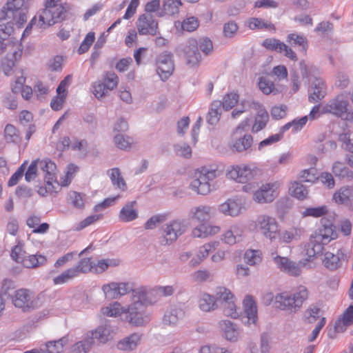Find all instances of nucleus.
Returning a JSON list of instances; mask_svg holds the SVG:
<instances>
[{"mask_svg":"<svg viewBox=\"0 0 353 353\" xmlns=\"http://www.w3.org/2000/svg\"><path fill=\"white\" fill-rule=\"evenodd\" d=\"M112 185L122 191L127 190V184L121 175V171L118 168L110 169L108 171Z\"/></svg>","mask_w":353,"mask_h":353,"instance_id":"obj_39","label":"nucleus"},{"mask_svg":"<svg viewBox=\"0 0 353 353\" xmlns=\"http://www.w3.org/2000/svg\"><path fill=\"white\" fill-rule=\"evenodd\" d=\"M248 27L251 30L255 29H274V26L261 18L252 17L248 20Z\"/></svg>","mask_w":353,"mask_h":353,"instance_id":"obj_52","label":"nucleus"},{"mask_svg":"<svg viewBox=\"0 0 353 353\" xmlns=\"http://www.w3.org/2000/svg\"><path fill=\"white\" fill-rule=\"evenodd\" d=\"M305 230L302 228L292 227L288 230H284L280 234V240L285 243H290L294 241H299L303 236Z\"/></svg>","mask_w":353,"mask_h":353,"instance_id":"obj_35","label":"nucleus"},{"mask_svg":"<svg viewBox=\"0 0 353 353\" xmlns=\"http://www.w3.org/2000/svg\"><path fill=\"white\" fill-rule=\"evenodd\" d=\"M325 95L326 85L325 81L321 78L314 77L310 90V102L317 103L321 101Z\"/></svg>","mask_w":353,"mask_h":353,"instance_id":"obj_21","label":"nucleus"},{"mask_svg":"<svg viewBox=\"0 0 353 353\" xmlns=\"http://www.w3.org/2000/svg\"><path fill=\"white\" fill-rule=\"evenodd\" d=\"M157 72L163 81L167 80L172 74L174 65L171 52L164 51L156 57Z\"/></svg>","mask_w":353,"mask_h":353,"instance_id":"obj_11","label":"nucleus"},{"mask_svg":"<svg viewBox=\"0 0 353 353\" xmlns=\"http://www.w3.org/2000/svg\"><path fill=\"white\" fill-rule=\"evenodd\" d=\"M120 260L116 259H101L97 264L93 265V270L95 273L100 274L106 270L109 267H117L120 264Z\"/></svg>","mask_w":353,"mask_h":353,"instance_id":"obj_45","label":"nucleus"},{"mask_svg":"<svg viewBox=\"0 0 353 353\" xmlns=\"http://www.w3.org/2000/svg\"><path fill=\"white\" fill-rule=\"evenodd\" d=\"M43 294L35 296L33 292L26 288L17 290L11 295L13 305L23 312H30L40 307L43 303Z\"/></svg>","mask_w":353,"mask_h":353,"instance_id":"obj_6","label":"nucleus"},{"mask_svg":"<svg viewBox=\"0 0 353 353\" xmlns=\"http://www.w3.org/2000/svg\"><path fill=\"white\" fill-rule=\"evenodd\" d=\"M92 335L86 333L84 338L74 343L72 346V351L74 353H88L92 347L94 341Z\"/></svg>","mask_w":353,"mask_h":353,"instance_id":"obj_38","label":"nucleus"},{"mask_svg":"<svg viewBox=\"0 0 353 353\" xmlns=\"http://www.w3.org/2000/svg\"><path fill=\"white\" fill-rule=\"evenodd\" d=\"M137 30L141 35H156L158 32V21L150 13L141 14L136 22Z\"/></svg>","mask_w":353,"mask_h":353,"instance_id":"obj_14","label":"nucleus"},{"mask_svg":"<svg viewBox=\"0 0 353 353\" xmlns=\"http://www.w3.org/2000/svg\"><path fill=\"white\" fill-rule=\"evenodd\" d=\"M60 0H46L45 8L38 12L23 31V36L28 34L32 26L46 29L64 19L65 9L58 3Z\"/></svg>","mask_w":353,"mask_h":353,"instance_id":"obj_2","label":"nucleus"},{"mask_svg":"<svg viewBox=\"0 0 353 353\" xmlns=\"http://www.w3.org/2000/svg\"><path fill=\"white\" fill-rule=\"evenodd\" d=\"M102 290L105 298L108 299H118L132 290V288L129 283L126 282H111L104 284L102 286Z\"/></svg>","mask_w":353,"mask_h":353,"instance_id":"obj_16","label":"nucleus"},{"mask_svg":"<svg viewBox=\"0 0 353 353\" xmlns=\"http://www.w3.org/2000/svg\"><path fill=\"white\" fill-rule=\"evenodd\" d=\"M308 121V117L305 116L301 117L299 119H294L292 121L289 122L284 125L281 128V131L282 132H284L287 130H288L290 128H292V132H296L298 131H300L303 126L306 124V123Z\"/></svg>","mask_w":353,"mask_h":353,"instance_id":"obj_51","label":"nucleus"},{"mask_svg":"<svg viewBox=\"0 0 353 353\" xmlns=\"http://www.w3.org/2000/svg\"><path fill=\"white\" fill-rule=\"evenodd\" d=\"M254 170L249 165H233L228 170V175L230 179L238 183H247L254 176Z\"/></svg>","mask_w":353,"mask_h":353,"instance_id":"obj_17","label":"nucleus"},{"mask_svg":"<svg viewBox=\"0 0 353 353\" xmlns=\"http://www.w3.org/2000/svg\"><path fill=\"white\" fill-rule=\"evenodd\" d=\"M123 312V307L118 302H114L109 306L101 308L102 314L108 316H117Z\"/></svg>","mask_w":353,"mask_h":353,"instance_id":"obj_56","label":"nucleus"},{"mask_svg":"<svg viewBox=\"0 0 353 353\" xmlns=\"http://www.w3.org/2000/svg\"><path fill=\"white\" fill-rule=\"evenodd\" d=\"M323 114H332L347 121H353V111L350 108L348 97L344 94L336 95L321 108Z\"/></svg>","mask_w":353,"mask_h":353,"instance_id":"obj_5","label":"nucleus"},{"mask_svg":"<svg viewBox=\"0 0 353 353\" xmlns=\"http://www.w3.org/2000/svg\"><path fill=\"white\" fill-rule=\"evenodd\" d=\"M7 9L11 14L28 8V0H8Z\"/></svg>","mask_w":353,"mask_h":353,"instance_id":"obj_61","label":"nucleus"},{"mask_svg":"<svg viewBox=\"0 0 353 353\" xmlns=\"http://www.w3.org/2000/svg\"><path fill=\"white\" fill-rule=\"evenodd\" d=\"M199 308L205 312H210L218 308L214 296L208 293L202 294L198 301Z\"/></svg>","mask_w":353,"mask_h":353,"instance_id":"obj_34","label":"nucleus"},{"mask_svg":"<svg viewBox=\"0 0 353 353\" xmlns=\"http://www.w3.org/2000/svg\"><path fill=\"white\" fill-rule=\"evenodd\" d=\"M254 228L257 232L272 241L279 236V223L274 217L269 215H259L254 221Z\"/></svg>","mask_w":353,"mask_h":353,"instance_id":"obj_9","label":"nucleus"},{"mask_svg":"<svg viewBox=\"0 0 353 353\" xmlns=\"http://www.w3.org/2000/svg\"><path fill=\"white\" fill-rule=\"evenodd\" d=\"M141 341V335L134 333L124 338L117 343V348L123 351H130L135 349Z\"/></svg>","mask_w":353,"mask_h":353,"instance_id":"obj_37","label":"nucleus"},{"mask_svg":"<svg viewBox=\"0 0 353 353\" xmlns=\"http://www.w3.org/2000/svg\"><path fill=\"white\" fill-rule=\"evenodd\" d=\"M103 81L106 89L110 91L117 88L119 83V78L115 73L107 72L103 75Z\"/></svg>","mask_w":353,"mask_h":353,"instance_id":"obj_55","label":"nucleus"},{"mask_svg":"<svg viewBox=\"0 0 353 353\" xmlns=\"http://www.w3.org/2000/svg\"><path fill=\"white\" fill-rule=\"evenodd\" d=\"M244 234L243 228L239 224L231 225L222 235V241L232 245L242 241Z\"/></svg>","mask_w":353,"mask_h":353,"instance_id":"obj_23","label":"nucleus"},{"mask_svg":"<svg viewBox=\"0 0 353 353\" xmlns=\"http://www.w3.org/2000/svg\"><path fill=\"white\" fill-rule=\"evenodd\" d=\"M182 6L181 0H163L162 11L159 12L157 16L163 17L165 14L174 16L179 12V8Z\"/></svg>","mask_w":353,"mask_h":353,"instance_id":"obj_36","label":"nucleus"},{"mask_svg":"<svg viewBox=\"0 0 353 353\" xmlns=\"http://www.w3.org/2000/svg\"><path fill=\"white\" fill-rule=\"evenodd\" d=\"M4 138L7 143L18 144L21 141L19 131L12 124L6 125L4 130Z\"/></svg>","mask_w":353,"mask_h":353,"instance_id":"obj_44","label":"nucleus"},{"mask_svg":"<svg viewBox=\"0 0 353 353\" xmlns=\"http://www.w3.org/2000/svg\"><path fill=\"white\" fill-rule=\"evenodd\" d=\"M137 203L135 201L126 203L119 214V219L123 222H130L138 217Z\"/></svg>","mask_w":353,"mask_h":353,"instance_id":"obj_27","label":"nucleus"},{"mask_svg":"<svg viewBox=\"0 0 353 353\" xmlns=\"http://www.w3.org/2000/svg\"><path fill=\"white\" fill-rule=\"evenodd\" d=\"M243 105L244 110L232 111L231 113L232 117L235 119L243 112L251 110H256V114L252 127V132L256 133L264 129L269 121V114L263 105L256 101H245L243 103Z\"/></svg>","mask_w":353,"mask_h":353,"instance_id":"obj_7","label":"nucleus"},{"mask_svg":"<svg viewBox=\"0 0 353 353\" xmlns=\"http://www.w3.org/2000/svg\"><path fill=\"white\" fill-rule=\"evenodd\" d=\"M10 256L14 261L21 263L22 260H23V259H25L26 256V253L23 250V244L19 243L17 245L14 246L12 250Z\"/></svg>","mask_w":353,"mask_h":353,"instance_id":"obj_64","label":"nucleus"},{"mask_svg":"<svg viewBox=\"0 0 353 353\" xmlns=\"http://www.w3.org/2000/svg\"><path fill=\"white\" fill-rule=\"evenodd\" d=\"M69 340L66 336L57 341L46 343L44 350L48 353H60L63 350L64 346L68 344Z\"/></svg>","mask_w":353,"mask_h":353,"instance_id":"obj_43","label":"nucleus"},{"mask_svg":"<svg viewBox=\"0 0 353 353\" xmlns=\"http://www.w3.org/2000/svg\"><path fill=\"white\" fill-rule=\"evenodd\" d=\"M290 190L292 194L299 200H303L307 197L308 192L305 187L298 182H294L292 183Z\"/></svg>","mask_w":353,"mask_h":353,"instance_id":"obj_54","label":"nucleus"},{"mask_svg":"<svg viewBox=\"0 0 353 353\" xmlns=\"http://www.w3.org/2000/svg\"><path fill=\"white\" fill-rule=\"evenodd\" d=\"M221 228L218 225H214L201 223L192 230L191 235L194 238L205 239L218 234Z\"/></svg>","mask_w":353,"mask_h":353,"instance_id":"obj_24","label":"nucleus"},{"mask_svg":"<svg viewBox=\"0 0 353 353\" xmlns=\"http://www.w3.org/2000/svg\"><path fill=\"white\" fill-rule=\"evenodd\" d=\"M221 307L223 308L224 315L233 319H236L239 316V312L237 311L234 299L225 303L221 305Z\"/></svg>","mask_w":353,"mask_h":353,"instance_id":"obj_60","label":"nucleus"},{"mask_svg":"<svg viewBox=\"0 0 353 353\" xmlns=\"http://www.w3.org/2000/svg\"><path fill=\"white\" fill-rule=\"evenodd\" d=\"M186 222L183 219H174L164 224L161 228L163 245L170 244L181 236L187 230Z\"/></svg>","mask_w":353,"mask_h":353,"instance_id":"obj_10","label":"nucleus"},{"mask_svg":"<svg viewBox=\"0 0 353 353\" xmlns=\"http://www.w3.org/2000/svg\"><path fill=\"white\" fill-rule=\"evenodd\" d=\"M309 262L307 259L305 261H301L299 263L291 261L288 257L276 256L274 258V262L281 272H283L292 276H299L301 273L300 265L305 266L306 263Z\"/></svg>","mask_w":353,"mask_h":353,"instance_id":"obj_15","label":"nucleus"},{"mask_svg":"<svg viewBox=\"0 0 353 353\" xmlns=\"http://www.w3.org/2000/svg\"><path fill=\"white\" fill-rule=\"evenodd\" d=\"M219 328L223 337L229 341H236L239 331L235 324L229 320H221L218 323Z\"/></svg>","mask_w":353,"mask_h":353,"instance_id":"obj_25","label":"nucleus"},{"mask_svg":"<svg viewBox=\"0 0 353 353\" xmlns=\"http://www.w3.org/2000/svg\"><path fill=\"white\" fill-rule=\"evenodd\" d=\"M340 255L341 256L342 259L347 260V257L344 254L342 249H340L338 251L337 254H334L330 252H325L324 257L323 259V264L326 268L330 270H336L341 266Z\"/></svg>","mask_w":353,"mask_h":353,"instance_id":"obj_26","label":"nucleus"},{"mask_svg":"<svg viewBox=\"0 0 353 353\" xmlns=\"http://www.w3.org/2000/svg\"><path fill=\"white\" fill-rule=\"evenodd\" d=\"M216 303L218 304L219 303L221 305H223L225 303H227L232 299H234V296L230 290L225 287H219L216 290V293L214 295Z\"/></svg>","mask_w":353,"mask_h":353,"instance_id":"obj_47","label":"nucleus"},{"mask_svg":"<svg viewBox=\"0 0 353 353\" xmlns=\"http://www.w3.org/2000/svg\"><path fill=\"white\" fill-rule=\"evenodd\" d=\"M88 334L92 335L94 341L97 339L100 343H105L112 338V330L109 325L105 324L88 332Z\"/></svg>","mask_w":353,"mask_h":353,"instance_id":"obj_31","label":"nucleus"},{"mask_svg":"<svg viewBox=\"0 0 353 353\" xmlns=\"http://www.w3.org/2000/svg\"><path fill=\"white\" fill-rule=\"evenodd\" d=\"M244 311L248 319L246 323L254 324L257 320L256 303L251 296H246L243 300Z\"/></svg>","mask_w":353,"mask_h":353,"instance_id":"obj_30","label":"nucleus"},{"mask_svg":"<svg viewBox=\"0 0 353 353\" xmlns=\"http://www.w3.org/2000/svg\"><path fill=\"white\" fill-rule=\"evenodd\" d=\"M263 46L268 50L280 53L282 50V46H284V43L274 38L266 39L263 41Z\"/></svg>","mask_w":353,"mask_h":353,"instance_id":"obj_62","label":"nucleus"},{"mask_svg":"<svg viewBox=\"0 0 353 353\" xmlns=\"http://www.w3.org/2000/svg\"><path fill=\"white\" fill-rule=\"evenodd\" d=\"M185 316V311L180 307H171L168 310L163 317L164 325L169 326H175L179 321Z\"/></svg>","mask_w":353,"mask_h":353,"instance_id":"obj_28","label":"nucleus"},{"mask_svg":"<svg viewBox=\"0 0 353 353\" xmlns=\"http://www.w3.org/2000/svg\"><path fill=\"white\" fill-rule=\"evenodd\" d=\"M221 114V101H215L211 104L207 121L210 125H216L219 119Z\"/></svg>","mask_w":353,"mask_h":353,"instance_id":"obj_41","label":"nucleus"},{"mask_svg":"<svg viewBox=\"0 0 353 353\" xmlns=\"http://www.w3.org/2000/svg\"><path fill=\"white\" fill-rule=\"evenodd\" d=\"M252 137L250 134H244L234 139L230 143V148L232 151L243 152L248 150L252 146Z\"/></svg>","mask_w":353,"mask_h":353,"instance_id":"obj_33","label":"nucleus"},{"mask_svg":"<svg viewBox=\"0 0 353 353\" xmlns=\"http://www.w3.org/2000/svg\"><path fill=\"white\" fill-rule=\"evenodd\" d=\"M131 139L125 137L123 134H116L114 137V143L116 146L121 150L130 148L132 144Z\"/></svg>","mask_w":353,"mask_h":353,"instance_id":"obj_63","label":"nucleus"},{"mask_svg":"<svg viewBox=\"0 0 353 353\" xmlns=\"http://www.w3.org/2000/svg\"><path fill=\"white\" fill-rule=\"evenodd\" d=\"M126 313L129 323L136 326L143 325L150 321V316L145 312L144 307L129 306Z\"/></svg>","mask_w":353,"mask_h":353,"instance_id":"obj_18","label":"nucleus"},{"mask_svg":"<svg viewBox=\"0 0 353 353\" xmlns=\"http://www.w3.org/2000/svg\"><path fill=\"white\" fill-rule=\"evenodd\" d=\"M323 219H321V222ZM338 236L334 225L331 223H322V227L312 234L308 242L305 243L304 250L307 256V261H311L321 254L324 245Z\"/></svg>","mask_w":353,"mask_h":353,"instance_id":"obj_3","label":"nucleus"},{"mask_svg":"<svg viewBox=\"0 0 353 353\" xmlns=\"http://www.w3.org/2000/svg\"><path fill=\"white\" fill-rule=\"evenodd\" d=\"M353 197V189L350 187H343L333 195L334 201L338 204H346Z\"/></svg>","mask_w":353,"mask_h":353,"instance_id":"obj_40","label":"nucleus"},{"mask_svg":"<svg viewBox=\"0 0 353 353\" xmlns=\"http://www.w3.org/2000/svg\"><path fill=\"white\" fill-rule=\"evenodd\" d=\"M328 212V208L326 205L318 207L307 208L301 212L303 217L312 216L314 218H319L325 216Z\"/></svg>","mask_w":353,"mask_h":353,"instance_id":"obj_48","label":"nucleus"},{"mask_svg":"<svg viewBox=\"0 0 353 353\" xmlns=\"http://www.w3.org/2000/svg\"><path fill=\"white\" fill-rule=\"evenodd\" d=\"M79 276L77 270L73 268H70L63 271L61 274L53 279L55 285H61L69 282L74 278Z\"/></svg>","mask_w":353,"mask_h":353,"instance_id":"obj_46","label":"nucleus"},{"mask_svg":"<svg viewBox=\"0 0 353 353\" xmlns=\"http://www.w3.org/2000/svg\"><path fill=\"white\" fill-rule=\"evenodd\" d=\"M73 268L77 270V273L79 276L81 274H85L93 270V265L90 258H84Z\"/></svg>","mask_w":353,"mask_h":353,"instance_id":"obj_59","label":"nucleus"},{"mask_svg":"<svg viewBox=\"0 0 353 353\" xmlns=\"http://www.w3.org/2000/svg\"><path fill=\"white\" fill-rule=\"evenodd\" d=\"M167 219V215L163 214H155L151 216L145 223L144 228L145 230H153L159 224L164 222Z\"/></svg>","mask_w":353,"mask_h":353,"instance_id":"obj_58","label":"nucleus"},{"mask_svg":"<svg viewBox=\"0 0 353 353\" xmlns=\"http://www.w3.org/2000/svg\"><path fill=\"white\" fill-rule=\"evenodd\" d=\"M332 172L335 176L341 178L351 179L353 177V172L339 161H336L333 164Z\"/></svg>","mask_w":353,"mask_h":353,"instance_id":"obj_49","label":"nucleus"},{"mask_svg":"<svg viewBox=\"0 0 353 353\" xmlns=\"http://www.w3.org/2000/svg\"><path fill=\"white\" fill-rule=\"evenodd\" d=\"M46 262V258L43 255L32 254L26 256L22 260L21 264L26 268H35L43 265Z\"/></svg>","mask_w":353,"mask_h":353,"instance_id":"obj_42","label":"nucleus"},{"mask_svg":"<svg viewBox=\"0 0 353 353\" xmlns=\"http://www.w3.org/2000/svg\"><path fill=\"white\" fill-rule=\"evenodd\" d=\"M280 186L278 181L262 185L253 194V200L258 203H269L277 196L276 190Z\"/></svg>","mask_w":353,"mask_h":353,"instance_id":"obj_12","label":"nucleus"},{"mask_svg":"<svg viewBox=\"0 0 353 353\" xmlns=\"http://www.w3.org/2000/svg\"><path fill=\"white\" fill-rule=\"evenodd\" d=\"M352 323H353V302L346 309L342 316L335 322L334 331L343 332Z\"/></svg>","mask_w":353,"mask_h":353,"instance_id":"obj_32","label":"nucleus"},{"mask_svg":"<svg viewBox=\"0 0 353 353\" xmlns=\"http://www.w3.org/2000/svg\"><path fill=\"white\" fill-rule=\"evenodd\" d=\"M216 177V170L203 167L195 172L194 178L191 181L190 188L198 194L206 195L211 190L210 181Z\"/></svg>","mask_w":353,"mask_h":353,"instance_id":"obj_8","label":"nucleus"},{"mask_svg":"<svg viewBox=\"0 0 353 353\" xmlns=\"http://www.w3.org/2000/svg\"><path fill=\"white\" fill-rule=\"evenodd\" d=\"M219 245V242L217 241H212L205 243L199 248L197 255L203 261L210 253L215 251Z\"/></svg>","mask_w":353,"mask_h":353,"instance_id":"obj_53","label":"nucleus"},{"mask_svg":"<svg viewBox=\"0 0 353 353\" xmlns=\"http://www.w3.org/2000/svg\"><path fill=\"white\" fill-rule=\"evenodd\" d=\"M132 303L130 306L144 307L145 305H152L157 301L154 297L153 289L141 287L132 290Z\"/></svg>","mask_w":353,"mask_h":353,"instance_id":"obj_13","label":"nucleus"},{"mask_svg":"<svg viewBox=\"0 0 353 353\" xmlns=\"http://www.w3.org/2000/svg\"><path fill=\"white\" fill-rule=\"evenodd\" d=\"M13 23L0 24V54L7 53L6 59L2 62V70L7 76L10 74V72L15 65V62L18 61L22 54V48L21 43L18 42L4 41L13 33Z\"/></svg>","mask_w":353,"mask_h":353,"instance_id":"obj_1","label":"nucleus"},{"mask_svg":"<svg viewBox=\"0 0 353 353\" xmlns=\"http://www.w3.org/2000/svg\"><path fill=\"white\" fill-rule=\"evenodd\" d=\"M214 214V208L209 205H199L192 208L188 213L190 219L200 223L210 220Z\"/></svg>","mask_w":353,"mask_h":353,"instance_id":"obj_20","label":"nucleus"},{"mask_svg":"<svg viewBox=\"0 0 353 353\" xmlns=\"http://www.w3.org/2000/svg\"><path fill=\"white\" fill-rule=\"evenodd\" d=\"M238 101L239 94L235 92H230L223 97V102H221V106L228 111L234 108Z\"/></svg>","mask_w":353,"mask_h":353,"instance_id":"obj_57","label":"nucleus"},{"mask_svg":"<svg viewBox=\"0 0 353 353\" xmlns=\"http://www.w3.org/2000/svg\"><path fill=\"white\" fill-rule=\"evenodd\" d=\"M39 169L44 173V180L57 179V166L56 164L48 159H37Z\"/></svg>","mask_w":353,"mask_h":353,"instance_id":"obj_29","label":"nucleus"},{"mask_svg":"<svg viewBox=\"0 0 353 353\" xmlns=\"http://www.w3.org/2000/svg\"><path fill=\"white\" fill-rule=\"evenodd\" d=\"M244 261L249 265H256L262 261V254L258 250H248L244 254Z\"/></svg>","mask_w":353,"mask_h":353,"instance_id":"obj_50","label":"nucleus"},{"mask_svg":"<svg viewBox=\"0 0 353 353\" xmlns=\"http://www.w3.org/2000/svg\"><path fill=\"white\" fill-rule=\"evenodd\" d=\"M308 294L307 289L303 285L298 287L294 292L279 293L275 296V307L291 313L296 312L301 307L303 302L307 299Z\"/></svg>","mask_w":353,"mask_h":353,"instance_id":"obj_4","label":"nucleus"},{"mask_svg":"<svg viewBox=\"0 0 353 353\" xmlns=\"http://www.w3.org/2000/svg\"><path fill=\"white\" fill-rule=\"evenodd\" d=\"M183 52L188 64L195 65L201 59L198 42L195 39H189L183 48Z\"/></svg>","mask_w":353,"mask_h":353,"instance_id":"obj_22","label":"nucleus"},{"mask_svg":"<svg viewBox=\"0 0 353 353\" xmlns=\"http://www.w3.org/2000/svg\"><path fill=\"white\" fill-rule=\"evenodd\" d=\"M218 209L221 213L226 216L235 217L241 214L244 207L241 199H228L219 205Z\"/></svg>","mask_w":353,"mask_h":353,"instance_id":"obj_19","label":"nucleus"}]
</instances>
